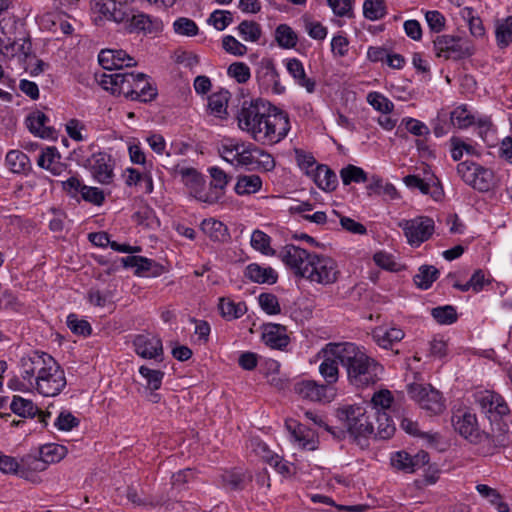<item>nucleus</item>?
I'll use <instances>...</instances> for the list:
<instances>
[{"instance_id":"obj_1","label":"nucleus","mask_w":512,"mask_h":512,"mask_svg":"<svg viewBox=\"0 0 512 512\" xmlns=\"http://www.w3.org/2000/svg\"><path fill=\"white\" fill-rule=\"evenodd\" d=\"M331 354L339 356V362L346 369L348 380L352 385L365 387L379 380L382 366L355 343H340V346H336Z\"/></svg>"},{"instance_id":"obj_2","label":"nucleus","mask_w":512,"mask_h":512,"mask_svg":"<svg viewBox=\"0 0 512 512\" xmlns=\"http://www.w3.org/2000/svg\"><path fill=\"white\" fill-rule=\"evenodd\" d=\"M218 151L226 162L250 171L269 172L276 166L274 157L252 142L225 139Z\"/></svg>"},{"instance_id":"obj_3","label":"nucleus","mask_w":512,"mask_h":512,"mask_svg":"<svg viewBox=\"0 0 512 512\" xmlns=\"http://www.w3.org/2000/svg\"><path fill=\"white\" fill-rule=\"evenodd\" d=\"M335 416L346 428L343 430L353 442L364 449L369 446V438L374 427L365 407L361 405H342L336 409Z\"/></svg>"},{"instance_id":"obj_4","label":"nucleus","mask_w":512,"mask_h":512,"mask_svg":"<svg viewBox=\"0 0 512 512\" xmlns=\"http://www.w3.org/2000/svg\"><path fill=\"white\" fill-rule=\"evenodd\" d=\"M0 35L4 58L18 57L21 61L28 60L32 53V43L23 24L16 19H3L0 21Z\"/></svg>"},{"instance_id":"obj_5","label":"nucleus","mask_w":512,"mask_h":512,"mask_svg":"<svg viewBox=\"0 0 512 512\" xmlns=\"http://www.w3.org/2000/svg\"><path fill=\"white\" fill-rule=\"evenodd\" d=\"M290 129L288 114L269 103L253 140L263 145L277 144L288 135Z\"/></svg>"},{"instance_id":"obj_6","label":"nucleus","mask_w":512,"mask_h":512,"mask_svg":"<svg viewBox=\"0 0 512 512\" xmlns=\"http://www.w3.org/2000/svg\"><path fill=\"white\" fill-rule=\"evenodd\" d=\"M54 358L41 351H31L20 359L22 381L15 380L19 389H33L48 368L54 365Z\"/></svg>"},{"instance_id":"obj_7","label":"nucleus","mask_w":512,"mask_h":512,"mask_svg":"<svg viewBox=\"0 0 512 512\" xmlns=\"http://www.w3.org/2000/svg\"><path fill=\"white\" fill-rule=\"evenodd\" d=\"M340 274L341 272L335 259L327 255L314 253L309 269L306 271L305 279L312 283L326 286L337 282Z\"/></svg>"},{"instance_id":"obj_8","label":"nucleus","mask_w":512,"mask_h":512,"mask_svg":"<svg viewBox=\"0 0 512 512\" xmlns=\"http://www.w3.org/2000/svg\"><path fill=\"white\" fill-rule=\"evenodd\" d=\"M269 101L262 98L244 101L237 115L238 127L252 139L264 118Z\"/></svg>"},{"instance_id":"obj_9","label":"nucleus","mask_w":512,"mask_h":512,"mask_svg":"<svg viewBox=\"0 0 512 512\" xmlns=\"http://www.w3.org/2000/svg\"><path fill=\"white\" fill-rule=\"evenodd\" d=\"M408 395L421 409L430 414H440L445 409V401L440 391L430 384L412 383L407 388Z\"/></svg>"},{"instance_id":"obj_10","label":"nucleus","mask_w":512,"mask_h":512,"mask_svg":"<svg viewBox=\"0 0 512 512\" xmlns=\"http://www.w3.org/2000/svg\"><path fill=\"white\" fill-rule=\"evenodd\" d=\"M436 57L444 60H460L472 55L468 41L452 35H439L433 40Z\"/></svg>"},{"instance_id":"obj_11","label":"nucleus","mask_w":512,"mask_h":512,"mask_svg":"<svg viewBox=\"0 0 512 512\" xmlns=\"http://www.w3.org/2000/svg\"><path fill=\"white\" fill-rule=\"evenodd\" d=\"M452 424L455 431L472 444L479 446L487 438V433L479 428L476 414L470 409L456 410L452 415Z\"/></svg>"},{"instance_id":"obj_12","label":"nucleus","mask_w":512,"mask_h":512,"mask_svg":"<svg viewBox=\"0 0 512 512\" xmlns=\"http://www.w3.org/2000/svg\"><path fill=\"white\" fill-rule=\"evenodd\" d=\"M457 173L465 183L481 192L489 191L494 185L492 170L473 162L464 161L459 163Z\"/></svg>"},{"instance_id":"obj_13","label":"nucleus","mask_w":512,"mask_h":512,"mask_svg":"<svg viewBox=\"0 0 512 512\" xmlns=\"http://www.w3.org/2000/svg\"><path fill=\"white\" fill-rule=\"evenodd\" d=\"M399 227L402 228L407 242L411 246L419 247L427 241L434 233V221L426 216H419L409 220H401Z\"/></svg>"},{"instance_id":"obj_14","label":"nucleus","mask_w":512,"mask_h":512,"mask_svg":"<svg viewBox=\"0 0 512 512\" xmlns=\"http://www.w3.org/2000/svg\"><path fill=\"white\" fill-rule=\"evenodd\" d=\"M256 81L260 90L264 93L280 95L285 87L280 82L279 73L271 58H262L256 68Z\"/></svg>"},{"instance_id":"obj_15","label":"nucleus","mask_w":512,"mask_h":512,"mask_svg":"<svg viewBox=\"0 0 512 512\" xmlns=\"http://www.w3.org/2000/svg\"><path fill=\"white\" fill-rule=\"evenodd\" d=\"M67 385L64 370L54 360V365L48 368L39 381L36 382L33 390L44 397H55L59 395Z\"/></svg>"},{"instance_id":"obj_16","label":"nucleus","mask_w":512,"mask_h":512,"mask_svg":"<svg viewBox=\"0 0 512 512\" xmlns=\"http://www.w3.org/2000/svg\"><path fill=\"white\" fill-rule=\"evenodd\" d=\"M136 78L137 74L130 72L104 73L99 82L105 90L111 91L112 94L123 95L131 99V95L135 92L132 88Z\"/></svg>"},{"instance_id":"obj_17","label":"nucleus","mask_w":512,"mask_h":512,"mask_svg":"<svg viewBox=\"0 0 512 512\" xmlns=\"http://www.w3.org/2000/svg\"><path fill=\"white\" fill-rule=\"evenodd\" d=\"M313 254L298 246L286 245L280 256L285 265L293 270L295 275L305 278Z\"/></svg>"},{"instance_id":"obj_18","label":"nucleus","mask_w":512,"mask_h":512,"mask_svg":"<svg viewBox=\"0 0 512 512\" xmlns=\"http://www.w3.org/2000/svg\"><path fill=\"white\" fill-rule=\"evenodd\" d=\"M135 353L144 359H153L161 362L163 360L162 340L150 333L138 334L133 338Z\"/></svg>"},{"instance_id":"obj_19","label":"nucleus","mask_w":512,"mask_h":512,"mask_svg":"<svg viewBox=\"0 0 512 512\" xmlns=\"http://www.w3.org/2000/svg\"><path fill=\"white\" fill-rule=\"evenodd\" d=\"M477 403L479 404L483 413H485L490 420H498L503 416L509 414V407L504 398L494 391H484L477 395Z\"/></svg>"},{"instance_id":"obj_20","label":"nucleus","mask_w":512,"mask_h":512,"mask_svg":"<svg viewBox=\"0 0 512 512\" xmlns=\"http://www.w3.org/2000/svg\"><path fill=\"white\" fill-rule=\"evenodd\" d=\"M99 64L108 71L124 72V68L136 66V60L124 50L104 49L98 56Z\"/></svg>"},{"instance_id":"obj_21","label":"nucleus","mask_w":512,"mask_h":512,"mask_svg":"<svg viewBox=\"0 0 512 512\" xmlns=\"http://www.w3.org/2000/svg\"><path fill=\"white\" fill-rule=\"evenodd\" d=\"M336 346H340V343H328L319 352V356L323 358L319 366V373L327 385L336 383L339 378V356L331 354Z\"/></svg>"},{"instance_id":"obj_22","label":"nucleus","mask_w":512,"mask_h":512,"mask_svg":"<svg viewBox=\"0 0 512 512\" xmlns=\"http://www.w3.org/2000/svg\"><path fill=\"white\" fill-rule=\"evenodd\" d=\"M87 167L96 181L109 184L113 178V166L110 155L104 152L94 153L87 159Z\"/></svg>"},{"instance_id":"obj_23","label":"nucleus","mask_w":512,"mask_h":512,"mask_svg":"<svg viewBox=\"0 0 512 512\" xmlns=\"http://www.w3.org/2000/svg\"><path fill=\"white\" fill-rule=\"evenodd\" d=\"M430 458L425 451H419L411 455L405 451L396 452L391 458L392 465L406 473H413L428 464Z\"/></svg>"},{"instance_id":"obj_24","label":"nucleus","mask_w":512,"mask_h":512,"mask_svg":"<svg viewBox=\"0 0 512 512\" xmlns=\"http://www.w3.org/2000/svg\"><path fill=\"white\" fill-rule=\"evenodd\" d=\"M286 427L290 432L291 439L300 448L313 451L318 447V438L314 431L308 429L304 425L295 420L286 422Z\"/></svg>"},{"instance_id":"obj_25","label":"nucleus","mask_w":512,"mask_h":512,"mask_svg":"<svg viewBox=\"0 0 512 512\" xmlns=\"http://www.w3.org/2000/svg\"><path fill=\"white\" fill-rule=\"evenodd\" d=\"M10 409L16 415L23 418H34L39 417V421L44 425H47V418L51 416L50 412L41 411L32 400L25 399L21 396H14L9 404Z\"/></svg>"},{"instance_id":"obj_26","label":"nucleus","mask_w":512,"mask_h":512,"mask_svg":"<svg viewBox=\"0 0 512 512\" xmlns=\"http://www.w3.org/2000/svg\"><path fill=\"white\" fill-rule=\"evenodd\" d=\"M49 118L40 110L31 112L26 118L27 128L41 138L54 139L56 130L48 125Z\"/></svg>"},{"instance_id":"obj_27","label":"nucleus","mask_w":512,"mask_h":512,"mask_svg":"<svg viewBox=\"0 0 512 512\" xmlns=\"http://www.w3.org/2000/svg\"><path fill=\"white\" fill-rule=\"evenodd\" d=\"M161 22L142 12H132L127 20L125 30L129 33H152L160 29Z\"/></svg>"},{"instance_id":"obj_28","label":"nucleus","mask_w":512,"mask_h":512,"mask_svg":"<svg viewBox=\"0 0 512 512\" xmlns=\"http://www.w3.org/2000/svg\"><path fill=\"white\" fill-rule=\"evenodd\" d=\"M327 385L314 380H301L294 384V392L303 399L320 402L326 398Z\"/></svg>"},{"instance_id":"obj_29","label":"nucleus","mask_w":512,"mask_h":512,"mask_svg":"<svg viewBox=\"0 0 512 512\" xmlns=\"http://www.w3.org/2000/svg\"><path fill=\"white\" fill-rule=\"evenodd\" d=\"M288 73L295 82L303 87L308 93H313L316 89V82L306 75L303 63L297 58H289L285 61Z\"/></svg>"},{"instance_id":"obj_30","label":"nucleus","mask_w":512,"mask_h":512,"mask_svg":"<svg viewBox=\"0 0 512 512\" xmlns=\"http://www.w3.org/2000/svg\"><path fill=\"white\" fill-rule=\"evenodd\" d=\"M244 276L258 284H275L278 279L277 272L269 266H261L258 263L249 264L244 271Z\"/></svg>"},{"instance_id":"obj_31","label":"nucleus","mask_w":512,"mask_h":512,"mask_svg":"<svg viewBox=\"0 0 512 512\" xmlns=\"http://www.w3.org/2000/svg\"><path fill=\"white\" fill-rule=\"evenodd\" d=\"M262 339L267 346L273 349H283L289 343L286 328L280 324L265 325Z\"/></svg>"},{"instance_id":"obj_32","label":"nucleus","mask_w":512,"mask_h":512,"mask_svg":"<svg viewBox=\"0 0 512 512\" xmlns=\"http://www.w3.org/2000/svg\"><path fill=\"white\" fill-rule=\"evenodd\" d=\"M171 174L175 177L179 176L181 181L195 192H198V189L204 184L202 175L193 167L177 164L171 167Z\"/></svg>"},{"instance_id":"obj_33","label":"nucleus","mask_w":512,"mask_h":512,"mask_svg":"<svg viewBox=\"0 0 512 512\" xmlns=\"http://www.w3.org/2000/svg\"><path fill=\"white\" fill-rule=\"evenodd\" d=\"M404 336V331L398 327L389 329L377 327L372 331L374 341L384 349L391 348L394 343L400 342Z\"/></svg>"},{"instance_id":"obj_34","label":"nucleus","mask_w":512,"mask_h":512,"mask_svg":"<svg viewBox=\"0 0 512 512\" xmlns=\"http://www.w3.org/2000/svg\"><path fill=\"white\" fill-rule=\"evenodd\" d=\"M135 92L131 95V100L148 102L157 96V89L147 80V75L138 73L136 81L132 88Z\"/></svg>"},{"instance_id":"obj_35","label":"nucleus","mask_w":512,"mask_h":512,"mask_svg":"<svg viewBox=\"0 0 512 512\" xmlns=\"http://www.w3.org/2000/svg\"><path fill=\"white\" fill-rule=\"evenodd\" d=\"M315 184L324 191H333L337 187L336 174L326 165H316L311 171Z\"/></svg>"},{"instance_id":"obj_36","label":"nucleus","mask_w":512,"mask_h":512,"mask_svg":"<svg viewBox=\"0 0 512 512\" xmlns=\"http://www.w3.org/2000/svg\"><path fill=\"white\" fill-rule=\"evenodd\" d=\"M262 185L261 177L256 174L239 175L234 186V191L239 196L252 195L259 192Z\"/></svg>"},{"instance_id":"obj_37","label":"nucleus","mask_w":512,"mask_h":512,"mask_svg":"<svg viewBox=\"0 0 512 512\" xmlns=\"http://www.w3.org/2000/svg\"><path fill=\"white\" fill-rule=\"evenodd\" d=\"M512 442V435L509 433L489 435L485 441H481L479 444V452L482 455H492L498 452L501 448L509 446Z\"/></svg>"},{"instance_id":"obj_38","label":"nucleus","mask_w":512,"mask_h":512,"mask_svg":"<svg viewBox=\"0 0 512 512\" xmlns=\"http://www.w3.org/2000/svg\"><path fill=\"white\" fill-rule=\"evenodd\" d=\"M60 158L56 148H47L39 155L37 163L53 175H61L65 171V166L61 163Z\"/></svg>"},{"instance_id":"obj_39","label":"nucleus","mask_w":512,"mask_h":512,"mask_svg":"<svg viewBox=\"0 0 512 512\" xmlns=\"http://www.w3.org/2000/svg\"><path fill=\"white\" fill-rule=\"evenodd\" d=\"M41 456L43 460L33 459L35 470H44L46 463L60 461L65 455V448L61 445L50 444L41 448Z\"/></svg>"},{"instance_id":"obj_40","label":"nucleus","mask_w":512,"mask_h":512,"mask_svg":"<svg viewBox=\"0 0 512 512\" xmlns=\"http://www.w3.org/2000/svg\"><path fill=\"white\" fill-rule=\"evenodd\" d=\"M202 231L213 241H226L229 237L227 227L218 220L205 219L201 223Z\"/></svg>"},{"instance_id":"obj_41","label":"nucleus","mask_w":512,"mask_h":512,"mask_svg":"<svg viewBox=\"0 0 512 512\" xmlns=\"http://www.w3.org/2000/svg\"><path fill=\"white\" fill-rule=\"evenodd\" d=\"M6 164L13 173H24L30 168L28 156L19 150H11L7 153Z\"/></svg>"},{"instance_id":"obj_42","label":"nucleus","mask_w":512,"mask_h":512,"mask_svg":"<svg viewBox=\"0 0 512 512\" xmlns=\"http://www.w3.org/2000/svg\"><path fill=\"white\" fill-rule=\"evenodd\" d=\"M439 271L432 265H422L413 280L415 285L423 290L429 289L438 278Z\"/></svg>"},{"instance_id":"obj_43","label":"nucleus","mask_w":512,"mask_h":512,"mask_svg":"<svg viewBox=\"0 0 512 512\" xmlns=\"http://www.w3.org/2000/svg\"><path fill=\"white\" fill-rule=\"evenodd\" d=\"M219 310L224 318L229 320L237 319L243 316L247 307L244 302H234L228 298H221L219 303Z\"/></svg>"},{"instance_id":"obj_44","label":"nucleus","mask_w":512,"mask_h":512,"mask_svg":"<svg viewBox=\"0 0 512 512\" xmlns=\"http://www.w3.org/2000/svg\"><path fill=\"white\" fill-rule=\"evenodd\" d=\"M237 30L240 37L246 42H257L262 36L261 26L251 20H243Z\"/></svg>"},{"instance_id":"obj_45","label":"nucleus","mask_w":512,"mask_h":512,"mask_svg":"<svg viewBox=\"0 0 512 512\" xmlns=\"http://www.w3.org/2000/svg\"><path fill=\"white\" fill-rule=\"evenodd\" d=\"M224 487L230 490H242L246 484L248 477L239 469L225 471L222 475Z\"/></svg>"},{"instance_id":"obj_46","label":"nucleus","mask_w":512,"mask_h":512,"mask_svg":"<svg viewBox=\"0 0 512 512\" xmlns=\"http://www.w3.org/2000/svg\"><path fill=\"white\" fill-rule=\"evenodd\" d=\"M250 243L253 249L264 255H274L271 248V237L262 230L256 229L252 232Z\"/></svg>"},{"instance_id":"obj_47","label":"nucleus","mask_w":512,"mask_h":512,"mask_svg":"<svg viewBox=\"0 0 512 512\" xmlns=\"http://www.w3.org/2000/svg\"><path fill=\"white\" fill-rule=\"evenodd\" d=\"M275 39L280 47L286 49L294 48L298 41L296 33L286 24H280L276 28Z\"/></svg>"},{"instance_id":"obj_48","label":"nucleus","mask_w":512,"mask_h":512,"mask_svg":"<svg viewBox=\"0 0 512 512\" xmlns=\"http://www.w3.org/2000/svg\"><path fill=\"white\" fill-rule=\"evenodd\" d=\"M363 14L365 18L371 21L383 18L386 14L385 0H365L363 3Z\"/></svg>"},{"instance_id":"obj_49","label":"nucleus","mask_w":512,"mask_h":512,"mask_svg":"<svg viewBox=\"0 0 512 512\" xmlns=\"http://www.w3.org/2000/svg\"><path fill=\"white\" fill-rule=\"evenodd\" d=\"M340 177L344 185L351 183H364L367 181V173L360 167L349 164L342 168Z\"/></svg>"},{"instance_id":"obj_50","label":"nucleus","mask_w":512,"mask_h":512,"mask_svg":"<svg viewBox=\"0 0 512 512\" xmlns=\"http://www.w3.org/2000/svg\"><path fill=\"white\" fill-rule=\"evenodd\" d=\"M496 39L500 47H506L512 42V16L498 21L496 24Z\"/></svg>"},{"instance_id":"obj_51","label":"nucleus","mask_w":512,"mask_h":512,"mask_svg":"<svg viewBox=\"0 0 512 512\" xmlns=\"http://www.w3.org/2000/svg\"><path fill=\"white\" fill-rule=\"evenodd\" d=\"M431 315L437 323L442 325H450L457 320L456 309L451 305L433 308Z\"/></svg>"},{"instance_id":"obj_52","label":"nucleus","mask_w":512,"mask_h":512,"mask_svg":"<svg viewBox=\"0 0 512 512\" xmlns=\"http://www.w3.org/2000/svg\"><path fill=\"white\" fill-rule=\"evenodd\" d=\"M367 102L383 114H390L394 109L393 102L379 92H370L367 95Z\"/></svg>"},{"instance_id":"obj_53","label":"nucleus","mask_w":512,"mask_h":512,"mask_svg":"<svg viewBox=\"0 0 512 512\" xmlns=\"http://www.w3.org/2000/svg\"><path fill=\"white\" fill-rule=\"evenodd\" d=\"M139 373L146 380V387L150 390H158L162 385L164 372L151 369L147 366H141Z\"/></svg>"},{"instance_id":"obj_54","label":"nucleus","mask_w":512,"mask_h":512,"mask_svg":"<svg viewBox=\"0 0 512 512\" xmlns=\"http://www.w3.org/2000/svg\"><path fill=\"white\" fill-rule=\"evenodd\" d=\"M228 92L214 93L209 97L208 106L211 112L217 117L227 113Z\"/></svg>"},{"instance_id":"obj_55","label":"nucleus","mask_w":512,"mask_h":512,"mask_svg":"<svg viewBox=\"0 0 512 512\" xmlns=\"http://www.w3.org/2000/svg\"><path fill=\"white\" fill-rule=\"evenodd\" d=\"M208 23L218 31L224 30L233 22V15L230 11L215 10L208 18Z\"/></svg>"},{"instance_id":"obj_56","label":"nucleus","mask_w":512,"mask_h":512,"mask_svg":"<svg viewBox=\"0 0 512 512\" xmlns=\"http://www.w3.org/2000/svg\"><path fill=\"white\" fill-rule=\"evenodd\" d=\"M0 470L4 473H14L22 478H28V472L11 456L0 454Z\"/></svg>"},{"instance_id":"obj_57","label":"nucleus","mask_w":512,"mask_h":512,"mask_svg":"<svg viewBox=\"0 0 512 512\" xmlns=\"http://www.w3.org/2000/svg\"><path fill=\"white\" fill-rule=\"evenodd\" d=\"M453 126L460 129L469 127L474 123V117L464 107L455 108L450 115Z\"/></svg>"},{"instance_id":"obj_58","label":"nucleus","mask_w":512,"mask_h":512,"mask_svg":"<svg viewBox=\"0 0 512 512\" xmlns=\"http://www.w3.org/2000/svg\"><path fill=\"white\" fill-rule=\"evenodd\" d=\"M378 431L376 436L381 439L390 438L395 431L394 424L388 417L386 411L377 412Z\"/></svg>"},{"instance_id":"obj_59","label":"nucleus","mask_w":512,"mask_h":512,"mask_svg":"<svg viewBox=\"0 0 512 512\" xmlns=\"http://www.w3.org/2000/svg\"><path fill=\"white\" fill-rule=\"evenodd\" d=\"M304 416L307 420L311 421L315 425L319 427H324L326 431L331 433L337 439H343L345 437V432L342 429H335L328 424L325 423L322 416L319 415L316 411L305 410Z\"/></svg>"},{"instance_id":"obj_60","label":"nucleus","mask_w":512,"mask_h":512,"mask_svg":"<svg viewBox=\"0 0 512 512\" xmlns=\"http://www.w3.org/2000/svg\"><path fill=\"white\" fill-rule=\"evenodd\" d=\"M173 28L176 34L182 36H195L198 34V26L196 23L186 17H180L173 23Z\"/></svg>"},{"instance_id":"obj_61","label":"nucleus","mask_w":512,"mask_h":512,"mask_svg":"<svg viewBox=\"0 0 512 512\" xmlns=\"http://www.w3.org/2000/svg\"><path fill=\"white\" fill-rule=\"evenodd\" d=\"M303 25L306 33L315 40H324L327 36V28L320 22L311 19L310 17H303Z\"/></svg>"},{"instance_id":"obj_62","label":"nucleus","mask_w":512,"mask_h":512,"mask_svg":"<svg viewBox=\"0 0 512 512\" xmlns=\"http://www.w3.org/2000/svg\"><path fill=\"white\" fill-rule=\"evenodd\" d=\"M227 73L240 84L246 83L251 77L249 66L243 62H234L230 64Z\"/></svg>"},{"instance_id":"obj_63","label":"nucleus","mask_w":512,"mask_h":512,"mask_svg":"<svg viewBox=\"0 0 512 512\" xmlns=\"http://www.w3.org/2000/svg\"><path fill=\"white\" fill-rule=\"evenodd\" d=\"M462 17L467 20L469 29L472 35L476 37L483 36L485 33L482 21L479 17L474 16V11L471 8H464L461 11Z\"/></svg>"},{"instance_id":"obj_64","label":"nucleus","mask_w":512,"mask_h":512,"mask_svg":"<svg viewBox=\"0 0 512 512\" xmlns=\"http://www.w3.org/2000/svg\"><path fill=\"white\" fill-rule=\"evenodd\" d=\"M260 307L270 315L279 314L280 304L278 298L271 293H262L258 297Z\"/></svg>"}]
</instances>
